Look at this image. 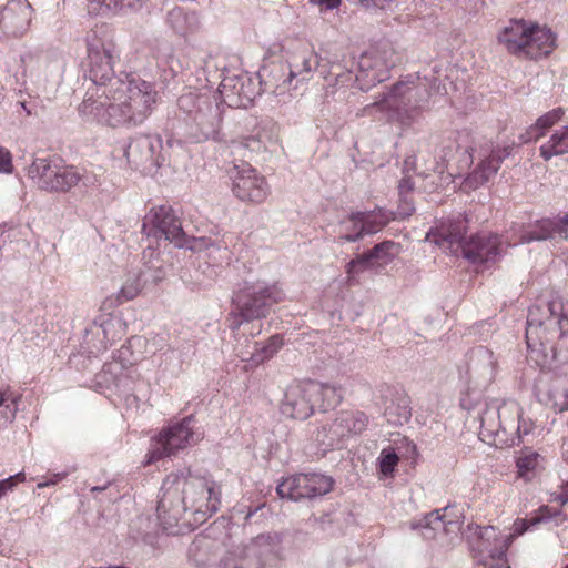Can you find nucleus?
Wrapping results in <instances>:
<instances>
[{"mask_svg": "<svg viewBox=\"0 0 568 568\" xmlns=\"http://www.w3.org/2000/svg\"><path fill=\"white\" fill-rule=\"evenodd\" d=\"M230 155L234 156H241V160H244V158H248L251 153H262L264 151L271 150L266 144L263 143V141L258 140V138L254 136L253 134L245 136L241 140H234L230 143L227 146Z\"/></svg>", "mask_w": 568, "mask_h": 568, "instance_id": "nucleus-43", "label": "nucleus"}, {"mask_svg": "<svg viewBox=\"0 0 568 568\" xmlns=\"http://www.w3.org/2000/svg\"><path fill=\"white\" fill-rule=\"evenodd\" d=\"M467 372L469 377L484 385L490 384L497 372V358L491 349L479 345L468 353Z\"/></svg>", "mask_w": 568, "mask_h": 568, "instance_id": "nucleus-25", "label": "nucleus"}, {"mask_svg": "<svg viewBox=\"0 0 568 568\" xmlns=\"http://www.w3.org/2000/svg\"><path fill=\"white\" fill-rule=\"evenodd\" d=\"M17 412L16 398L11 394L0 390V430L14 420Z\"/></svg>", "mask_w": 568, "mask_h": 568, "instance_id": "nucleus-47", "label": "nucleus"}, {"mask_svg": "<svg viewBox=\"0 0 568 568\" xmlns=\"http://www.w3.org/2000/svg\"><path fill=\"white\" fill-rule=\"evenodd\" d=\"M253 135L272 149L278 142V125L271 119L261 120L255 126Z\"/></svg>", "mask_w": 568, "mask_h": 568, "instance_id": "nucleus-46", "label": "nucleus"}, {"mask_svg": "<svg viewBox=\"0 0 568 568\" xmlns=\"http://www.w3.org/2000/svg\"><path fill=\"white\" fill-rule=\"evenodd\" d=\"M232 181V193L243 202L254 204L263 203L270 195L271 187L262 174L247 161L234 159L233 165L227 169Z\"/></svg>", "mask_w": 568, "mask_h": 568, "instance_id": "nucleus-10", "label": "nucleus"}, {"mask_svg": "<svg viewBox=\"0 0 568 568\" xmlns=\"http://www.w3.org/2000/svg\"><path fill=\"white\" fill-rule=\"evenodd\" d=\"M513 151L511 145L503 148L494 146L491 143H486L478 151V158L480 159L477 168L468 174L465 180L466 186L470 189H477L480 185L488 182L500 168L501 162L510 155Z\"/></svg>", "mask_w": 568, "mask_h": 568, "instance_id": "nucleus-20", "label": "nucleus"}, {"mask_svg": "<svg viewBox=\"0 0 568 568\" xmlns=\"http://www.w3.org/2000/svg\"><path fill=\"white\" fill-rule=\"evenodd\" d=\"M12 171L11 154L8 150L0 148V172L10 173Z\"/></svg>", "mask_w": 568, "mask_h": 568, "instance_id": "nucleus-53", "label": "nucleus"}, {"mask_svg": "<svg viewBox=\"0 0 568 568\" xmlns=\"http://www.w3.org/2000/svg\"><path fill=\"white\" fill-rule=\"evenodd\" d=\"M108 487V485H103V486H93L91 487V491L92 493H95V491H102V490H105Z\"/></svg>", "mask_w": 568, "mask_h": 568, "instance_id": "nucleus-64", "label": "nucleus"}, {"mask_svg": "<svg viewBox=\"0 0 568 568\" xmlns=\"http://www.w3.org/2000/svg\"><path fill=\"white\" fill-rule=\"evenodd\" d=\"M245 346L237 343L234 346V351L236 352V355L242 361H251L253 364L257 365L263 363L264 361L271 358L275 353L278 352V349L282 346V338L278 335H274L270 337L267 343L265 345H261L260 343L255 342L252 343V351L251 348V342L247 337H244Z\"/></svg>", "mask_w": 568, "mask_h": 568, "instance_id": "nucleus-32", "label": "nucleus"}, {"mask_svg": "<svg viewBox=\"0 0 568 568\" xmlns=\"http://www.w3.org/2000/svg\"><path fill=\"white\" fill-rule=\"evenodd\" d=\"M142 274L132 273L128 275L125 283L120 288L116 295L108 296L103 303L102 308L104 311H110L115 308L120 304L128 302L134 298L142 290L143 284L141 281Z\"/></svg>", "mask_w": 568, "mask_h": 568, "instance_id": "nucleus-38", "label": "nucleus"}, {"mask_svg": "<svg viewBox=\"0 0 568 568\" xmlns=\"http://www.w3.org/2000/svg\"><path fill=\"white\" fill-rule=\"evenodd\" d=\"M354 1L365 8L384 9L387 4H389L394 0H354Z\"/></svg>", "mask_w": 568, "mask_h": 568, "instance_id": "nucleus-56", "label": "nucleus"}, {"mask_svg": "<svg viewBox=\"0 0 568 568\" xmlns=\"http://www.w3.org/2000/svg\"><path fill=\"white\" fill-rule=\"evenodd\" d=\"M224 103L232 108H246L253 100L251 81L246 77H225L219 87Z\"/></svg>", "mask_w": 568, "mask_h": 568, "instance_id": "nucleus-27", "label": "nucleus"}, {"mask_svg": "<svg viewBox=\"0 0 568 568\" xmlns=\"http://www.w3.org/2000/svg\"><path fill=\"white\" fill-rule=\"evenodd\" d=\"M513 236L516 237L513 245L528 244L535 241L558 243L568 240V215L541 219L526 227L520 226L518 231L514 230Z\"/></svg>", "mask_w": 568, "mask_h": 568, "instance_id": "nucleus-16", "label": "nucleus"}, {"mask_svg": "<svg viewBox=\"0 0 568 568\" xmlns=\"http://www.w3.org/2000/svg\"><path fill=\"white\" fill-rule=\"evenodd\" d=\"M28 176L42 190L67 191L70 187L65 170L48 159H36L28 168Z\"/></svg>", "mask_w": 568, "mask_h": 568, "instance_id": "nucleus-23", "label": "nucleus"}, {"mask_svg": "<svg viewBox=\"0 0 568 568\" xmlns=\"http://www.w3.org/2000/svg\"><path fill=\"white\" fill-rule=\"evenodd\" d=\"M261 83L265 85V90H270L276 94H283L287 90L296 89L297 82L291 77V72L283 62H272L262 68L258 73Z\"/></svg>", "mask_w": 568, "mask_h": 568, "instance_id": "nucleus-30", "label": "nucleus"}, {"mask_svg": "<svg viewBox=\"0 0 568 568\" xmlns=\"http://www.w3.org/2000/svg\"><path fill=\"white\" fill-rule=\"evenodd\" d=\"M399 253V245L393 241H384L376 244L367 252L357 255L351 260L346 265L348 274L371 267L374 262L387 263L392 261Z\"/></svg>", "mask_w": 568, "mask_h": 568, "instance_id": "nucleus-29", "label": "nucleus"}, {"mask_svg": "<svg viewBox=\"0 0 568 568\" xmlns=\"http://www.w3.org/2000/svg\"><path fill=\"white\" fill-rule=\"evenodd\" d=\"M415 165V156H409L404 162L403 168V178L398 182V195L399 196H409L414 191L415 182L413 181L409 171L414 169Z\"/></svg>", "mask_w": 568, "mask_h": 568, "instance_id": "nucleus-48", "label": "nucleus"}, {"mask_svg": "<svg viewBox=\"0 0 568 568\" xmlns=\"http://www.w3.org/2000/svg\"><path fill=\"white\" fill-rule=\"evenodd\" d=\"M136 542H139V540L136 539ZM141 544H143L144 546L149 547L151 550H154L156 548V537L152 534H145L141 537V540H140Z\"/></svg>", "mask_w": 568, "mask_h": 568, "instance_id": "nucleus-58", "label": "nucleus"}, {"mask_svg": "<svg viewBox=\"0 0 568 568\" xmlns=\"http://www.w3.org/2000/svg\"><path fill=\"white\" fill-rule=\"evenodd\" d=\"M398 215L402 219L410 216L415 212L414 203L410 196H399Z\"/></svg>", "mask_w": 568, "mask_h": 568, "instance_id": "nucleus-51", "label": "nucleus"}, {"mask_svg": "<svg viewBox=\"0 0 568 568\" xmlns=\"http://www.w3.org/2000/svg\"><path fill=\"white\" fill-rule=\"evenodd\" d=\"M443 509H435L426 514L423 518L413 521L412 528L419 529L423 538L427 540L438 539L440 535L447 532L449 527L455 525L453 520H447Z\"/></svg>", "mask_w": 568, "mask_h": 568, "instance_id": "nucleus-34", "label": "nucleus"}, {"mask_svg": "<svg viewBox=\"0 0 568 568\" xmlns=\"http://www.w3.org/2000/svg\"><path fill=\"white\" fill-rule=\"evenodd\" d=\"M284 535L278 531L260 534L244 547L245 559L251 558V568H273L284 555Z\"/></svg>", "mask_w": 568, "mask_h": 568, "instance_id": "nucleus-14", "label": "nucleus"}, {"mask_svg": "<svg viewBox=\"0 0 568 568\" xmlns=\"http://www.w3.org/2000/svg\"><path fill=\"white\" fill-rule=\"evenodd\" d=\"M34 10L28 0L0 4V39H20L29 31Z\"/></svg>", "mask_w": 568, "mask_h": 568, "instance_id": "nucleus-15", "label": "nucleus"}, {"mask_svg": "<svg viewBox=\"0 0 568 568\" xmlns=\"http://www.w3.org/2000/svg\"><path fill=\"white\" fill-rule=\"evenodd\" d=\"M194 417L187 416L163 428L152 439L145 464H152L161 458L171 457L180 450L196 444L200 440V435L194 432Z\"/></svg>", "mask_w": 568, "mask_h": 568, "instance_id": "nucleus-8", "label": "nucleus"}, {"mask_svg": "<svg viewBox=\"0 0 568 568\" xmlns=\"http://www.w3.org/2000/svg\"><path fill=\"white\" fill-rule=\"evenodd\" d=\"M398 456L394 452L383 450L379 460V469L384 475H389L394 471L397 463Z\"/></svg>", "mask_w": 568, "mask_h": 568, "instance_id": "nucleus-50", "label": "nucleus"}, {"mask_svg": "<svg viewBox=\"0 0 568 568\" xmlns=\"http://www.w3.org/2000/svg\"><path fill=\"white\" fill-rule=\"evenodd\" d=\"M8 479L12 480V486L14 488L18 483H23L26 480V475H24V473L21 471L13 476L8 477Z\"/></svg>", "mask_w": 568, "mask_h": 568, "instance_id": "nucleus-62", "label": "nucleus"}, {"mask_svg": "<svg viewBox=\"0 0 568 568\" xmlns=\"http://www.w3.org/2000/svg\"><path fill=\"white\" fill-rule=\"evenodd\" d=\"M209 547V539H206L205 537H201V538H196L192 545L190 546V549H189V552L191 555H196V552L202 549V548H207Z\"/></svg>", "mask_w": 568, "mask_h": 568, "instance_id": "nucleus-57", "label": "nucleus"}, {"mask_svg": "<svg viewBox=\"0 0 568 568\" xmlns=\"http://www.w3.org/2000/svg\"><path fill=\"white\" fill-rule=\"evenodd\" d=\"M166 23L180 36L192 33L200 27V18L196 12H186L180 7H175L168 12Z\"/></svg>", "mask_w": 568, "mask_h": 568, "instance_id": "nucleus-37", "label": "nucleus"}, {"mask_svg": "<svg viewBox=\"0 0 568 568\" xmlns=\"http://www.w3.org/2000/svg\"><path fill=\"white\" fill-rule=\"evenodd\" d=\"M321 75L327 82L326 92L334 93V90L328 91L329 87L345 88L353 83L354 74L352 68L347 62L339 60L322 61Z\"/></svg>", "mask_w": 568, "mask_h": 568, "instance_id": "nucleus-35", "label": "nucleus"}, {"mask_svg": "<svg viewBox=\"0 0 568 568\" xmlns=\"http://www.w3.org/2000/svg\"><path fill=\"white\" fill-rule=\"evenodd\" d=\"M222 123V110L216 99L196 113L189 122L190 134L196 141L201 142L209 139H217Z\"/></svg>", "mask_w": 568, "mask_h": 568, "instance_id": "nucleus-24", "label": "nucleus"}, {"mask_svg": "<svg viewBox=\"0 0 568 568\" xmlns=\"http://www.w3.org/2000/svg\"><path fill=\"white\" fill-rule=\"evenodd\" d=\"M284 298L277 285H253L240 292L234 302L237 312L229 316V327L235 333L245 322L266 317L271 307Z\"/></svg>", "mask_w": 568, "mask_h": 568, "instance_id": "nucleus-6", "label": "nucleus"}, {"mask_svg": "<svg viewBox=\"0 0 568 568\" xmlns=\"http://www.w3.org/2000/svg\"><path fill=\"white\" fill-rule=\"evenodd\" d=\"M252 567V560L251 558L248 559H245V555H244V550L242 551V555H241V561H237V560H227L224 562V567L223 568H251Z\"/></svg>", "mask_w": 568, "mask_h": 568, "instance_id": "nucleus-55", "label": "nucleus"}, {"mask_svg": "<svg viewBox=\"0 0 568 568\" xmlns=\"http://www.w3.org/2000/svg\"><path fill=\"white\" fill-rule=\"evenodd\" d=\"M474 412L479 422V438L497 448L518 445L534 429L532 420L524 418L515 400L479 403Z\"/></svg>", "mask_w": 568, "mask_h": 568, "instance_id": "nucleus-3", "label": "nucleus"}, {"mask_svg": "<svg viewBox=\"0 0 568 568\" xmlns=\"http://www.w3.org/2000/svg\"><path fill=\"white\" fill-rule=\"evenodd\" d=\"M429 91L425 84L414 81H399L383 98L365 106V112L373 109L388 112L389 120H397L403 125H410L419 111L427 103Z\"/></svg>", "mask_w": 568, "mask_h": 568, "instance_id": "nucleus-5", "label": "nucleus"}, {"mask_svg": "<svg viewBox=\"0 0 568 568\" xmlns=\"http://www.w3.org/2000/svg\"><path fill=\"white\" fill-rule=\"evenodd\" d=\"M334 486L332 477L317 474H296L283 479L276 487L281 498L293 501L314 499L328 494Z\"/></svg>", "mask_w": 568, "mask_h": 568, "instance_id": "nucleus-12", "label": "nucleus"}, {"mask_svg": "<svg viewBox=\"0 0 568 568\" xmlns=\"http://www.w3.org/2000/svg\"><path fill=\"white\" fill-rule=\"evenodd\" d=\"M384 415L392 425L406 424L412 417L410 398L408 395L397 393L386 406Z\"/></svg>", "mask_w": 568, "mask_h": 568, "instance_id": "nucleus-39", "label": "nucleus"}, {"mask_svg": "<svg viewBox=\"0 0 568 568\" xmlns=\"http://www.w3.org/2000/svg\"><path fill=\"white\" fill-rule=\"evenodd\" d=\"M468 528L469 550L483 568H510L507 559V550L511 545L510 536H504L493 526Z\"/></svg>", "mask_w": 568, "mask_h": 568, "instance_id": "nucleus-7", "label": "nucleus"}, {"mask_svg": "<svg viewBox=\"0 0 568 568\" xmlns=\"http://www.w3.org/2000/svg\"><path fill=\"white\" fill-rule=\"evenodd\" d=\"M540 156L549 161L554 156L568 153V125L555 131L550 139L545 142L540 149Z\"/></svg>", "mask_w": 568, "mask_h": 568, "instance_id": "nucleus-42", "label": "nucleus"}, {"mask_svg": "<svg viewBox=\"0 0 568 568\" xmlns=\"http://www.w3.org/2000/svg\"><path fill=\"white\" fill-rule=\"evenodd\" d=\"M555 499L558 500L561 505L568 504V481L560 486V490Z\"/></svg>", "mask_w": 568, "mask_h": 568, "instance_id": "nucleus-59", "label": "nucleus"}, {"mask_svg": "<svg viewBox=\"0 0 568 568\" xmlns=\"http://www.w3.org/2000/svg\"><path fill=\"white\" fill-rule=\"evenodd\" d=\"M529 31L530 23L511 20L498 34V41L509 53L525 58Z\"/></svg>", "mask_w": 568, "mask_h": 568, "instance_id": "nucleus-31", "label": "nucleus"}, {"mask_svg": "<svg viewBox=\"0 0 568 568\" xmlns=\"http://www.w3.org/2000/svg\"><path fill=\"white\" fill-rule=\"evenodd\" d=\"M562 114V109L557 108L538 118L534 125H531L524 134H520V143H528L542 136L548 128L552 126L561 119Z\"/></svg>", "mask_w": 568, "mask_h": 568, "instance_id": "nucleus-41", "label": "nucleus"}, {"mask_svg": "<svg viewBox=\"0 0 568 568\" xmlns=\"http://www.w3.org/2000/svg\"><path fill=\"white\" fill-rule=\"evenodd\" d=\"M125 4L131 6L132 3L130 0H104L100 8H90L89 11L102 13V12L111 10L112 8H115L118 6L123 7Z\"/></svg>", "mask_w": 568, "mask_h": 568, "instance_id": "nucleus-52", "label": "nucleus"}, {"mask_svg": "<svg viewBox=\"0 0 568 568\" xmlns=\"http://www.w3.org/2000/svg\"><path fill=\"white\" fill-rule=\"evenodd\" d=\"M383 226L384 222L374 212H353L339 221L336 233L341 241L356 242L379 232Z\"/></svg>", "mask_w": 568, "mask_h": 568, "instance_id": "nucleus-22", "label": "nucleus"}, {"mask_svg": "<svg viewBox=\"0 0 568 568\" xmlns=\"http://www.w3.org/2000/svg\"><path fill=\"white\" fill-rule=\"evenodd\" d=\"M313 6H317L321 12L331 11L341 6L342 0H308Z\"/></svg>", "mask_w": 568, "mask_h": 568, "instance_id": "nucleus-54", "label": "nucleus"}, {"mask_svg": "<svg viewBox=\"0 0 568 568\" xmlns=\"http://www.w3.org/2000/svg\"><path fill=\"white\" fill-rule=\"evenodd\" d=\"M538 513V515L531 517L530 519L517 518L513 524V531L510 534H504V536H510L513 541L515 537L521 536L526 531L536 527L538 524L549 520L555 515V513H551L547 506L540 507Z\"/></svg>", "mask_w": 568, "mask_h": 568, "instance_id": "nucleus-45", "label": "nucleus"}, {"mask_svg": "<svg viewBox=\"0 0 568 568\" xmlns=\"http://www.w3.org/2000/svg\"><path fill=\"white\" fill-rule=\"evenodd\" d=\"M322 61L312 47L302 45L290 53L285 64L298 84L310 80L315 70L321 72Z\"/></svg>", "mask_w": 568, "mask_h": 568, "instance_id": "nucleus-26", "label": "nucleus"}, {"mask_svg": "<svg viewBox=\"0 0 568 568\" xmlns=\"http://www.w3.org/2000/svg\"><path fill=\"white\" fill-rule=\"evenodd\" d=\"M549 400L555 409L568 410V387L561 385L552 387L549 392Z\"/></svg>", "mask_w": 568, "mask_h": 568, "instance_id": "nucleus-49", "label": "nucleus"}, {"mask_svg": "<svg viewBox=\"0 0 568 568\" xmlns=\"http://www.w3.org/2000/svg\"><path fill=\"white\" fill-rule=\"evenodd\" d=\"M544 457L530 448H525L516 459L518 476L530 480L537 469L542 467Z\"/></svg>", "mask_w": 568, "mask_h": 568, "instance_id": "nucleus-44", "label": "nucleus"}, {"mask_svg": "<svg viewBox=\"0 0 568 568\" xmlns=\"http://www.w3.org/2000/svg\"><path fill=\"white\" fill-rule=\"evenodd\" d=\"M368 422V416L364 412H341L328 428L324 426L317 430L316 440L323 445L333 446L339 439L362 434L367 428Z\"/></svg>", "mask_w": 568, "mask_h": 568, "instance_id": "nucleus-17", "label": "nucleus"}, {"mask_svg": "<svg viewBox=\"0 0 568 568\" xmlns=\"http://www.w3.org/2000/svg\"><path fill=\"white\" fill-rule=\"evenodd\" d=\"M65 475H61V474H57L53 476L52 479L50 480H47V481H41L38 484V488H44V487H48L50 485H54L57 484L59 480H61Z\"/></svg>", "mask_w": 568, "mask_h": 568, "instance_id": "nucleus-61", "label": "nucleus"}, {"mask_svg": "<svg viewBox=\"0 0 568 568\" xmlns=\"http://www.w3.org/2000/svg\"><path fill=\"white\" fill-rule=\"evenodd\" d=\"M314 389V403L316 409L327 412L338 406L343 399L344 392L339 385L310 381Z\"/></svg>", "mask_w": 568, "mask_h": 568, "instance_id": "nucleus-36", "label": "nucleus"}, {"mask_svg": "<svg viewBox=\"0 0 568 568\" xmlns=\"http://www.w3.org/2000/svg\"><path fill=\"white\" fill-rule=\"evenodd\" d=\"M220 493L214 483L191 471L171 473L163 480L158 503V519L169 535L202 525L220 508Z\"/></svg>", "mask_w": 568, "mask_h": 568, "instance_id": "nucleus-2", "label": "nucleus"}, {"mask_svg": "<svg viewBox=\"0 0 568 568\" xmlns=\"http://www.w3.org/2000/svg\"><path fill=\"white\" fill-rule=\"evenodd\" d=\"M566 317L564 304L559 298L530 306L526 327L527 348L534 351L536 345H540V341L550 335Z\"/></svg>", "mask_w": 568, "mask_h": 568, "instance_id": "nucleus-11", "label": "nucleus"}, {"mask_svg": "<svg viewBox=\"0 0 568 568\" xmlns=\"http://www.w3.org/2000/svg\"><path fill=\"white\" fill-rule=\"evenodd\" d=\"M530 352L541 354L545 358L551 354L552 358L559 363H568V317Z\"/></svg>", "mask_w": 568, "mask_h": 568, "instance_id": "nucleus-28", "label": "nucleus"}, {"mask_svg": "<svg viewBox=\"0 0 568 568\" xmlns=\"http://www.w3.org/2000/svg\"><path fill=\"white\" fill-rule=\"evenodd\" d=\"M393 64L386 59L385 51L372 50L365 52L358 59V73L354 80L359 83L361 90L366 91L376 83L385 81Z\"/></svg>", "mask_w": 568, "mask_h": 568, "instance_id": "nucleus-21", "label": "nucleus"}, {"mask_svg": "<svg viewBox=\"0 0 568 568\" xmlns=\"http://www.w3.org/2000/svg\"><path fill=\"white\" fill-rule=\"evenodd\" d=\"M162 149L159 135H138L122 148V152L131 166L149 174L165 162Z\"/></svg>", "mask_w": 568, "mask_h": 568, "instance_id": "nucleus-13", "label": "nucleus"}, {"mask_svg": "<svg viewBox=\"0 0 568 568\" xmlns=\"http://www.w3.org/2000/svg\"><path fill=\"white\" fill-rule=\"evenodd\" d=\"M142 233L148 237L168 241L179 248H193L190 237L182 227L181 220L170 206L152 207L144 216Z\"/></svg>", "mask_w": 568, "mask_h": 568, "instance_id": "nucleus-9", "label": "nucleus"}, {"mask_svg": "<svg viewBox=\"0 0 568 568\" xmlns=\"http://www.w3.org/2000/svg\"><path fill=\"white\" fill-rule=\"evenodd\" d=\"M84 42V68L91 85L78 108L79 114L87 121L113 128L142 124L156 102L154 85L130 74L124 79L114 77V64L120 55L105 24H95L88 31Z\"/></svg>", "mask_w": 568, "mask_h": 568, "instance_id": "nucleus-1", "label": "nucleus"}, {"mask_svg": "<svg viewBox=\"0 0 568 568\" xmlns=\"http://www.w3.org/2000/svg\"><path fill=\"white\" fill-rule=\"evenodd\" d=\"M13 490L12 480L11 479H3L0 480V498L4 496L8 491Z\"/></svg>", "mask_w": 568, "mask_h": 568, "instance_id": "nucleus-60", "label": "nucleus"}, {"mask_svg": "<svg viewBox=\"0 0 568 568\" xmlns=\"http://www.w3.org/2000/svg\"><path fill=\"white\" fill-rule=\"evenodd\" d=\"M123 334L122 322L111 313L101 315L94 320L90 328L85 329V344L90 355L97 357L105 352L113 343L121 339Z\"/></svg>", "mask_w": 568, "mask_h": 568, "instance_id": "nucleus-18", "label": "nucleus"}, {"mask_svg": "<svg viewBox=\"0 0 568 568\" xmlns=\"http://www.w3.org/2000/svg\"><path fill=\"white\" fill-rule=\"evenodd\" d=\"M215 98L209 93L189 91L180 95L178 99V108L184 114L186 123L203 108Z\"/></svg>", "mask_w": 568, "mask_h": 568, "instance_id": "nucleus-40", "label": "nucleus"}, {"mask_svg": "<svg viewBox=\"0 0 568 568\" xmlns=\"http://www.w3.org/2000/svg\"><path fill=\"white\" fill-rule=\"evenodd\" d=\"M103 1L104 0H88V2L91 4V8H100Z\"/></svg>", "mask_w": 568, "mask_h": 568, "instance_id": "nucleus-63", "label": "nucleus"}, {"mask_svg": "<svg viewBox=\"0 0 568 568\" xmlns=\"http://www.w3.org/2000/svg\"><path fill=\"white\" fill-rule=\"evenodd\" d=\"M556 37L550 29L530 24L525 58L537 60L547 57L555 48Z\"/></svg>", "mask_w": 568, "mask_h": 568, "instance_id": "nucleus-33", "label": "nucleus"}, {"mask_svg": "<svg viewBox=\"0 0 568 568\" xmlns=\"http://www.w3.org/2000/svg\"><path fill=\"white\" fill-rule=\"evenodd\" d=\"M313 395L315 393L310 381L287 386L280 408L282 415L298 420L307 419L316 409Z\"/></svg>", "mask_w": 568, "mask_h": 568, "instance_id": "nucleus-19", "label": "nucleus"}, {"mask_svg": "<svg viewBox=\"0 0 568 568\" xmlns=\"http://www.w3.org/2000/svg\"><path fill=\"white\" fill-rule=\"evenodd\" d=\"M427 240L453 255H462L471 264L488 265L495 263L504 251V242L498 234L480 233L464 239V221L442 224L434 234L428 233Z\"/></svg>", "mask_w": 568, "mask_h": 568, "instance_id": "nucleus-4", "label": "nucleus"}]
</instances>
